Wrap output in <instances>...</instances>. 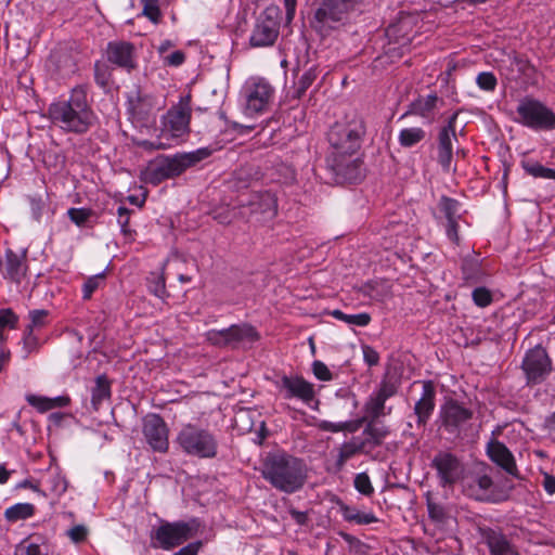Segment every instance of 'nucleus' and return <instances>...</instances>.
Segmentation results:
<instances>
[{
  "label": "nucleus",
  "instance_id": "1",
  "mask_svg": "<svg viewBox=\"0 0 555 555\" xmlns=\"http://www.w3.org/2000/svg\"><path fill=\"white\" fill-rule=\"evenodd\" d=\"M89 86L77 85L67 98H61L49 105V118L65 133L85 134L96 124L98 117L89 100Z\"/></svg>",
  "mask_w": 555,
  "mask_h": 555
},
{
  "label": "nucleus",
  "instance_id": "2",
  "mask_svg": "<svg viewBox=\"0 0 555 555\" xmlns=\"http://www.w3.org/2000/svg\"><path fill=\"white\" fill-rule=\"evenodd\" d=\"M307 466L301 459L287 453L269 454L263 462L262 477L276 490L292 494L307 480Z\"/></svg>",
  "mask_w": 555,
  "mask_h": 555
},
{
  "label": "nucleus",
  "instance_id": "3",
  "mask_svg": "<svg viewBox=\"0 0 555 555\" xmlns=\"http://www.w3.org/2000/svg\"><path fill=\"white\" fill-rule=\"evenodd\" d=\"M191 100V93L180 96L179 102L163 116L157 141H144L142 145L152 150H165L181 142L190 132Z\"/></svg>",
  "mask_w": 555,
  "mask_h": 555
},
{
  "label": "nucleus",
  "instance_id": "4",
  "mask_svg": "<svg viewBox=\"0 0 555 555\" xmlns=\"http://www.w3.org/2000/svg\"><path fill=\"white\" fill-rule=\"evenodd\" d=\"M175 447L185 456L211 460L218 454V437L208 427L195 423L183 424L173 439Z\"/></svg>",
  "mask_w": 555,
  "mask_h": 555
},
{
  "label": "nucleus",
  "instance_id": "5",
  "mask_svg": "<svg viewBox=\"0 0 555 555\" xmlns=\"http://www.w3.org/2000/svg\"><path fill=\"white\" fill-rule=\"evenodd\" d=\"M210 155V149L201 147L188 153H177L173 156L159 157L147 167L145 180L153 185H158L167 179L180 176L186 169L197 165Z\"/></svg>",
  "mask_w": 555,
  "mask_h": 555
},
{
  "label": "nucleus",
  "instance_id": "6",
  "mask_svg": "<svg viewBox=\"0 0 555 555\" xmlns=\"http://www.w3.org/2000/svg\"><path fill=\"white\" fill-rule=\"evenodd\" d=\"M365 0H322L310 20L311 28L321 37H327L349 18Z\"/></svg>",
  "mask_w": 555,
  "mask_h": 555
},
{
  "label": "nucleus",
  "instance_id": "7",
  "mask_svg": "<svg viewBox=\"0 0 555 555\" xmlns=\"http://www.w3.org/2000/svg\"><path fill=\"white\" fill-rule=\"evenodd\" d=\"M515 121L532 131L555 130V112L533 96H524L516 106Z\"/></svg>",
  "mask_w": 555,
  "mask_h": 555
},
{
  "label": "nucleus",
  "instance_id": "8",
  "mask_svg": "<svg viewBox=\"0 0 555 555\" xmlns=\"http://www.w3.org/2000/svg\"><path fill=\"white\" fill-rule=\"evenodd\" d=\"M365 134V124L356 117L347 124H335L328 132V142L333 147V157H351L360 149Z\"/></svg>",
  "mask_w": 555,
  "mask_h": 555
},
{
  "label": "nucleus",
  "instance_id": "9",
  "mask_svg": "<svg viewBox=\"0 0 555 555\" xmlns=\"http://www.w3.org/2000/svg\"><path fill=\"white\" fill-rule=\"evenodd\" d=\"M474 411L456 399L448 398L440 405V427L455 438H463L472 427Z\"/></svg>",
  "mask_w": 555,
  "mask_h": 555
},
{
  "label": "nucleus",
  "instance_id": "10",
  "mask_svg": "<svg viewBox=\"0 0 555 555\" xmlns=\"http://www.w3.org/2000/svg\"><path fill=\"white\" fill-rule=\"evenodd\" d=\"M0 275L8 285H13L22 292L30 278L27 250L17 253L7 248L0 257Z\"/></svg>",
  "mask_w": 555,
  "mask_h": 555
},
{
  "label": "nucleus",
  "instance_id": "11",
  "mask_svg": "<svg viewBox=\"0 0 555 555\" xmlns=\"http://www.w3.org/2000/svg\"><path fill=\"white\" fill-rule=\"evenodd\" d=\"M463 493L469 499L487 503H501L508 498V493L485 473L468 476L463 482Z\"/></svg>",
  "mask_w": 555,
  "mask_h": 555
},
{
  "label": "nucleus",
  "instance_id": "12",
  "mask_svg": "<svg viewBox=\"0 0 555 555\" xmlns=\"http://www.w3.org/2000/svg\"><path fill=\"white\" fill-rule=\"evenodd\" d=\"M273 86L262 77L249 78L243 87L245 113L254 116L267 112L274 98Z\"/></svg>",
  "mask_w": 555,
  "mask_h": 555
},
{
  "label": "nucleus",
  "instance_id": "13",
  "mask_svg": "<svg viewBox=\"0 0 555 555\" xmlns=\"http://www.w3.org/2000/svg\"><path fill=\"white\" fill-rule=\"evenodd\" d=\"M206 340L219 348L235 349L244 344H253L259 339V333L247 323L233 324L222 330H209L205 333Z\"/></svg>",
  "mask_w": 555,
  "mask_h": 555
},
{
  "label": "nucleus",
  "instance_id": "14",
  "mask_svg": "<svg viewBox=\"0 0 555 555\" xmlns=\"http://www.w3.org/2000/svg\"><path fill=\"white\" fill-rule=\"evenodd\" d=\"M280 33L278 10L268 8L256 18L250 33L249 44L253 48L272 47Z\"/></svg>",
  "mask_w": 555,
  "mask_h": 555
},
{
  "label": "nucleus",
  "instance_id": "15",
  "mask_svg": "<svg viewBox=\"0 0 555 555\" xmlns=\"http://www.w3.org/2000/svg\"><path fill=\"white\" fill-rule=\"evenodd\" d=\"M521 369L526 375L527 385H538L545 380L551 373L552 360L546 350L537 345L526 352Z\"/></svg>",
  "mask_w": 555,
  "mask_h": 555
},
{
  "label": "nucleus",
  "instance_id": "16",
  "mask_svg": "<svg viewBox=\"0 0 555 555\" xmlns=\"http://www.w3.org/2000/svg\"><path fill=\"white\" fill-rule=\"evenodd\" d=\"M430 466L436 470L441 487H452L465 470L462 461L450 451H439L431 460Z\"/></svg>",
  "mask_w": 555,
  "mask_h": 555
},
{
  "label": "nucleus",
  "instance_id": "17",
  "mask_svg": "<svg viewBox=\"0 0 555 555\" xmlns=\"http://www.w3.org/2000/svg\"><path fill=\"white\" fill-rule=\"evenodd\" d=\"M191 527L188 522H165L152 531L151 539L154 547L169 551L191 538Z\"/></svg>",
  "mask_w": 555,
  "mask_h": 555
},
{
  "label": "nucleus",
  "instance_id": "18",
  "mask_svg": "<svg viewBox=\"0 0 555 555\" xmlns=\"http://www.w3.org/2000/svg\"><path fill=\"white\" fill-rule=\"evenodd\" d=\"M142 433L146 443L154 452L166 453L169 449V428L164 418L156 413L143 418Z\"/></svg>",
  "mask_w": 555,
  "mask_h": 555
},
{
  "label": "nucleus",
  "instance_id": "19",
  "mask_svg": "<svg viewBox=\"0 0 555 555\" xmlns=\"http://www.w3.org/2000/svg\"><path fill=\"white\" fill-rule=\"evenodd\" d=\"M107 61L118 68L131 73L138 67V55L133 43L125 40L109 41L106 46Z\"/></svg>",
  "mask_w": 555,
  "mask_h": 555
},
{
  "label": "nucleus",
  "instance_id": "20",
  "mask_svg": "<svg viewBox=\"0 0 555 555\" xmlns=\"http://www.w3.org/2000/svg\"><path fill=\"white\" fill-rule=\"evenodd\" d=\"M478 532L490 555H520L517 546L500 527H478Z\"/></svg>",
  "mask_w": 555,
  "mask_h": 555
},
{
  "label": "nucleus",
  "instance_id": "21",
  "mask_svg": "<svg viewBox=\"0 0 555 555\" xmlns=\"http://www.w3.org/2000/svg\"><path fill=\"white\" fill-rule=\"evenodd\" d=\"M276 386L283 391L285 399H299L305 403L311 402L315 397L313 384L298 375H283L276 383Z\"/></svg>",
  "mask_w": 555,
  "mask_h": 555
},
{
  "label": "nucleus",
  "instance_id": "22",
  "mask_svg": "<svg viewBox=\"0 0 555 555\" xmlns=\"http://www.w3.org/2000/svg\"><path fill=\"white\" fill-rule=\"evenodd\" d=\"M457 115L454 114L450 117L448 124L442 127L438 133V155L437 160L444 172L452 170L451 163L453 158V144L452 140H456L455 120ZM455 171V168H453Z\"/></svg>",
  "mask_w": 555,
  "mask_h": 555
},
{
  "label": "nucleus",
  "instance_id": "23",
  "mask_svg": "<svg viewBox=\"0 0 555 555\" xmlns=\"http://www.w3.org/2000/svg\"><path fill=\"white\" fill-rule=\"evenodd\" d=\"M247 206L249 208V214L259 222L271 221L278 214L276 197L268 191L253 194Z\"/></svg>",
  "mask_w": 555,
  "mask_h": 555
},
{
  "label": "nucleus",
  "instance_id": "24",
  "mask_svg": "<svg viewBox=\"0 0 555 555\" xmlns=\"http://www.w3.org/2000/svg\"><path fill=\"white\" fill-rule=\"evenodd\" d=\"M436 387L433 380H423L422 395L413 408L417 427H425L433 416L436 408Z\"/></svg>",
  "mask_w": 555,
  "mask_h": 555
},
{
  "label": "nucleus",
  "instance_id": "25",
  "mask_svg": "<svg viewBox=\"0 0 555 555\" xmlns=\"http://www.w3.org/2000/svg\"><path fill=\"white\" fill-rule=\"evenodd\" d=\"M415 17L400 12L397 21L390 23L386 28V37L389 43H397L400 47H406L411 42L414 33Z\"/></svg>",
  "mask_w": 555,
  "mask_h": 555
},
{
  "label": "nucleus",
  "instance_id": "26",
  "mask_svg": "<svg viewBox=\"0 0 555 555\" xmlns=\"http://www.w3.org/2000/svg\"><path fill=\"white\" fill-rule=\"evenodd\" d=\"M487 455L507 474L515 477L518 475L514 455L503 442L495 439L490 440L487 444Z\"/></svg>",
  "mask_w": 555,
  "mask_h": 555
},
{
  "label": "nucleus",
  "instance_id": "27",
  "mask_svg": "<svg viewBox=\"0 0 555 555\" xmlns=\"http://www.w3.org/2000/svg\"><path fill=\"white\" fill-rule=\"evenodd\" d=\"M332 170L338 179L349 183H356L362 178V162L358 158L346 159L344 157H333L328 159Z\"/></svg>",
  "mask_w": 555,
  "mask_h": 555
},
{
  "label": "nucleus",
  "instance_id": "28",
  "mask_svg": "<svg viewBox=\"0 0 555 555\" xmlns=\"http://www.w3.org/2000/svg\"><path fill=\"white\" fill-rule=\"evenodd\" d=\"M49 65L61 77H67L77 70L76 61L67 50H55L50 54Z\"/></svg>",
  "mask_w": 555,
  "mask_h": 555
},
{
  "label": "nucleus",
  "instance_id": "29",
  "mask_svg": "<svg viewBox=\"0 0 555 555\" xmlns=\"http://www.w3.org/2000/svg\"><path fill=\"white\" fill-rule=\"evenodd\" d=\"M155 99L137 88L127 98L128 112L133 116L142 117L147 115L154 106Z\"/></svg>",
  "mask_w": 555,
  "mask_h": 555
},
{
  "label": "nucleus",
  "instance_id": "30",
  "mask_svg": "<svg viewBox=\"0 0 555 555\" xmlns=\"http://www.w3.org/2000/svg\"><path fill=\"white\" fill-rule=\"evenodd\" d=\"M366 426L363 430L364 438L361 442L365 443V451L370 454L376 447H379L384 439L389 435L388 427L376 425V422H365Z\"/></svg>",
  "mask_w": 555,
  "mask_h": 555
},
{
  "label": "nucleus",
  "instance_id": "31",
  "mask_svg": "<svg viewBox=\"0 0 555 555\" xmlns=\"http://www.w3.org/2000/svg\"><path fill=\"white\" fill-rule=\"evenodd\" d=\"M359 453L367 454L365 451V443L361 442V437H352L349 441L344 442L338 449L335 462L336 467L341 469L348 460Z\"/></svg>",
  "mask_w": 555,
  "mask_h": 555
},
{
  "label": "nucleus",
  "instance_id": "32",
  "mask_svg": "<svg viewBox=\"0 0 555 555\" xmlns=\"http://www.w3.org/2000/svg\"><path fill=\"white\" fill-rule=\"evenodd\" d=\"M438 102H441L436 93L426 96H418L411 104L409 111L402 116L414 114L424 118L430 117L437 108Z\"/></svg>",
  "mask_w": 555,
  "mask_h": 555
},
{
  "label": "nucleus",
  "instance_id": "33",
  "mask_svg": "<svg viewBox=\"0 0 555 555\" xmlns=\"http://www.w3.org/2000/svg\"><path fill=\"white\" fill-rule=\"evenodd\" d=\"M385 403L386 401L372 393L363 406L364 416L357 423L376 422L380 416L390 414L391 408L385 412Z\"/></svg>",
  "mask_w": 555,
  "mask_h": 555
},
{
  "label": "nucleus",
  "instance_id": "34",
  "mask_svg": "<svg viewBox=\"0 0 555 555\" xmlns=\"http://www.w3.org/2000/svg\"><path fill=\"white\" fill-rule=\"evenodd\" d=\"M68 219L78 228H92L98 220V214L91 208L72 207L66 212Z\"/></svg>",
  "mask_w": 555,
  "mask_h": 555
},
{
  "label": "nucleus",
  "instance_id": "35",
  "mask_svg": "<svg viewBox=\"0 0 555 555\" xmlns=\"http://www.w3.org/2000/svg\"><path fill=\"white\" fill-rule=\"evenodd\" d=\"M340 512L346 521L356 525H370L378 521L373 512H362L353 506L341 505Z\"/></svg>",
  "mask_w": 555,
  "mask_h": 555
},
{
  "label": "nucleus",
  "instance_id": "36",
  "mask_svg": "<svg viewBox=\"0 0 555 555\" xmlns=\"http://www.w3.org/2000/svg\"><path fill=\"white\" fill-rule=\"evenodd\" d=\"M111 383L105 375H99L95 378V386L92 388L91 404L95 411L100 409V405L104 400L111 398Z\"/></svg>",
  "mask_w": 555,
  "mask_h": 555
},
{
  "label": "nucleus",
  "instance_id": "37",
  "mask_svg": "<svg viewBox=\"0 0 555 555\" xmlns=\"http://www.w3.org/2000/svg\"><path fill=\"white\" fill-rule=\"evenodd\" d=\"M426 138V131L421 127L403 128L398 134V142L402 147H413Z\"/></svg>",
  "mask_w": 555,
  "mask_h": 555
},
{
  "label": "nucleus",
  "instance_id": "38",
  "mask_svg": "<svg viewBox=\"0 0 555 555\" xmlns=\"http://www.w3.org/2000/svg\"><path fill=\"white\" fill-rule=\"evenodd\" d=\"M318 76V65H312L307 70H305L294 86V98H302L306 94L307 90L313 85Z\"/></svg>",
  "mask_w": 555,
  "mask_h": 555
},
{
  "label": "nucleus",
  "instance_id": "39",
  "mask_svg": "<svg viewBox=\"0 0 555 555\" xmlns=\"http://www.w3.org/2000/svg\"><path fill=\"white\" fill-rule=\"evenodd\" d=\"M328 314L335 318L336 320L341 321L350 326L364 327L367 326L371 322V315L366 312L347 314L341 310L334 309L330 311Z\"/></svg>",
  "mask_w": 555,
  "mask_h": 555
},
{
  "label": "nucleus",
  "instance_id": "40",
  "mask_svg": "<svg viewBox=\"0 0 555 555\" xmlns=\"http://www.w3.org/2000/svg\"><path fill=\"white\" fill-rule=\"evenodd\" d=\"M521 167L526 173L538 179H550L555 181V169L548 168L535 160H524Z\"/></svg>",
  "mask_w": 555,
  "mask_h": 555
},
{
  "label": "nucleus",
  "instance_id": "41",
  "mask_svg": "<svg viewBox=\"0 0 555 555\" xmlns=\"http://www.w3.org/2000/svg\"><path fill=\"white\" fill-rule=\"evenodd\" d=\"M34 512L35 507L33 504L17 503L5 509L4 517L8 521L15 522L31 517Z\"/></svg>",
  "mask_w": 555,
  "mask_h": 555
},
{
  "label": "nucleus",
  "instance_id": "42",
  "mask_svg": "<svg viewBox=\"0 0 555 555\" xmlns=\"http://www.w3.org/2000/svg\"><path fill=\"white\" fill-rule=\"evenodd\" d=\"M46 491L55 496H61L67 490V480L59 472H51L43 481Z\"/></svg>",
  "mask_w": 555,
  "mask_h": 555
},
{
  "label": "nucleus",
  "instance_id": "43",
  "mask_svg": "<svg viewBox=\"0 0 555 555\" xmlns=\"http://www.w3.org/2000/svg\"><path fill=\"white\" fill-rule=\"evenodd\" d=\"M133 210L119 206L117 209V223L120 227V232L128 242L134 241L137 234L135 230L130 227V217Z\"/></svg>",
  "mask_w": 555,
  "mask_h": 555
},
{
  "label": "nucleus",
  "instance_id": "44",
  "mask_svg": "<svg viewBox=\"0 0 555 555\" xmlns=\"http://www.w3.org/2000/svg\"><path fill=\"white\" fill-rule=\"evenodd\" d=\"M438 207L440 211L443 214L446 220H460V208L461 204L457 199L449 197V196H441L438 203Z\"/></svg>",
  "mask_w": 555,
  "mask_h": 555
},
{
  "label": "nucleus",
  "instance_id": "45",
  "mask_svg": "<svg viewBox=\"0 0 555 555\" xmlns=\"http://www.w3.org/2000/svg\"><path fill=\"white\" fill-rule=\"evenodd\" d=\"M315 426L322 430V431H328V433H340V431H347V433H354L359 424L353 421H346V422H330V421H319Z\"/></svg>",
  "mask_w": 555,
  "mask_h": 555
},
{
  "label": "nucleus",
  "instance_id": "46",
  "mask_svg": "<svg viewBox=\"0 0 555 555\" xmlns=\"http://www.w3.org/2000/svg\"><path fill=\"white\" fill-rule=\"evenodd\" d=\"M14 555H47L42 545L31 538L24 539L14 547Z\"/></svg>",
  "mask_w": 555,
  "mask_h": 555
},
{
  "label": "nucleus",
  "instance_id": "47",
  "mask_svg": "<svg viewBox=\"0 0 555 555\" xmlns=\"http://www.w3.org/2000/svg\"><path fill=\"white\" fill-rule=\"evenodd\" d=\"M94 81L101 88H106L112 77V69L103 62L96 61L94 63Z\"/></svg>",
  "mask_w": 555,
  "mask_h": 555
},
{
  "label": "nucleus",
  "instance_id": "48",
  "mask_svg": "<svg viewBox=\"0 0 555 555\" xmlns=\"http://www.w3.org/2000/svg\"><path fill=\"white\" fill-rule=\"evenodd\" d=\"M50 312L46 309H34L28 313L29 324L26 328L34 331L35 328L44 327L48 324Z\"/></svg>",
  "mask_w": 555,
  "mask_h": 555
},
{
  "label": "nucleus",
  "instance_id": "49",
  "mask_svg": "<svg viewBox=\"0 0 555 555\" xmlns=\"http://www.w3.org/2000/svg\"><path fill=\"white\" fill-rule=\"evenodd\" d=\"M17 323L18 317L11 308L0 309V339H3L4 328H15Z\"/></svg>",
  "mask_w": 555,
  "mask_h": 555
},
{
  "label": "nucleus",
  "instance_id": "50",
  "mask_svg": "<svg viewBox=\"0 0 555 555\" xmlns=\"http://www.w3.org/2000/svg\"><path fill=\"white\" fill-rule=\"evenodd\" d=\"M143 11L142 14L147 17L152 23L158 24L162 18L158 0H142Z\"/></svg>",
  "mask_w": 555,
  "mask_h": 555
},
{
  "label": "nucleus",
  "instance_id": "51",
  "mask_svg": "<svg viewBox=\"0 0 555 555\" xmlns=\"http://www.w3.org/2000/svg\"><path fill=\"white\" fill-rule=\"evenodd\" d=\"M353 486L361 494L370 496L374 493L370 476L366 473H359L356 475Z\"/></svg>",
  "mask_w": 555,
  "mask_h": 555
},
{
  "label": "nucleus",
  "instance_id": "52",
  "mask_svg": "<svg viewBox=\"0 0 555 555\" xmlns=\"http://www.w3.org/2000/svg\"><path fill=\"white\" fill-rule=\"evenodd\" d=\"M426 505H427L428 516L433 521L439 522V524L444 522V520L447 518V513H446L444 507L441 504L436 503L428 498Z\"/></svg>",
  "mask_w": 555,
  "mask_h": 555
},
{
  "label": "nucleus",
  "instance_id": "53",
  "mask_svg": "<svg viewBox=\"0 0 555 555\" xmlns=\"http://www.w3.org/2000/svg\"><path fill=\"white\" fill-rule=\"evenodd\" d=\"M64 335L70 343H73L75 345V347L72 350V357H74L76 359H80L81 358L80 345L83 341V335L74 328H66L64 331Z\"/></svg>",
  "mask_w": 555,
  "mask_h": 555
},
{
  "label": "nucleus",
  "instance_id": "54",
  "mask_svg": "<svg viewBox=\"0 0 555 555\" xmlns=\"http://www.w3.org/2000/svg\"><path fill=\"white\" fill-rule=\"evenodd\" d=\"M477 86L483 91H494L498 85L496 77L491 72H482L476 78Z\"/></svg>",
  "mask_w": 555,
  "mask_h": 555
},
{
  "label": "nucleus",
  "instance_id": "55",
  "mask_svg": "<svg viewBox=\"0 0 555 555\" xmlns=\"http://www.w3.org/2000/svg\"><path fill=\"white\" fill-rule=\"evenodd\" d=\"M398 392V386L396 383L383 379L379 384L378 389L374 392L377 397L387 401L389 398L393 397Z\"/></svg>",
  "mask_w": 555,
  "mask_h": 555
},
{
  "label": "nucleus",
  "instance_id": "56",
  "mask_svg": "<svg viewBox=\"0 0 555 555\" xmlns=\"http://www.w3.org/2000/svg\"><path fill=\"white\" fill-rule=\"evenodd\" d=\"M104 273L90 276L82 285V298L90 299L92 294L99 288L100 282L104 279Z\"/></svg>",
  "mask_w": 555,
  "mask_h": 555
},
{
  "label": "nucleus",
  "instance_id": "57",
  "mask_svg": "<svg viewBox=\"0 0 555 555\" xmlns=\"http://www.w3.org/2000/svg\"><path fill=\"white\" fill-rule=\"evenodd\" d=\"M26 401L28 402L29 405L36 408L40 413H44L47 411L52 410L49 397L27 395Z\"/></svg>",
  "mask_w": 555,
  "mask_h": 555
},
{
  "label": "nucleus",
  "instance_id": "58",
  "mask_svg": "<svg viewBox=\"0 0 555 555\" xmlns=\"http://www.w3.org/2000/svg\"><path fill=\"white\" fill-rule=\"evenodd\" d=\"M473 300L478 307L485 308L492 302V295L486 287H477L473 291Z\"/></svg>",
  "mask_w": 555,
  "mask_h": 555
},
{
  "label": "nucleus",
  "instance_id": "59",
  "mask_svg": "<svg viewBox=\"0 0 555 555\" xmlns=\"http://www.w3.org/2000/svg\"><path fill=\"white\" fill-rule=\"evenodd\" d=\"M149 291L158 298H164L167 294L165 279L160 275H154L149 280Z\"/></svg>",
  "mask_w": 555,
  "mask_h": 555
},
{
  "label": "nucleus",
  "instance_id": "60",
  "mask_svg": "<svg viewBox=\"0 0 555 555\" xmlns=\"http://www.w3.org/2000/svg\"><path fill=\"white\" fill-rule=\"evenodd\" d=\"M22 341L23 348L26 351L25 357L39 348V339L31 330L25 328Z\"/></svg>",
  "mask_w": 555,
  "mask_h": 555
},
{
  "label": "nucleus",
  "instance_id": "61",
  "mask_svg": "<svg viewBox=\"0 0 555 555\" xmlns=\"http://www.w3.org/2000/svg\"><path fill=\"white\" fill-rule=\"evenodd\" d=\"M236 180L241 186H247L250 180H258L259 173L251 166H246L236 171Z\"/></svg>",
  "mask_w": 555,
  "mask_h": 555
},
{
  "label": "nucleus",
  "instance_id": "62",
  "mask_svg": "<svg viewBox=\"0 0 555 555\" xmlns=\"http://www.w3.org/2000/svg\"><path fill=\"white\" fill-rule=\"evenodd\" d=\"M312 372L314 376L323 382H328L333 379V374L330 369L320 360H315L312 363Z\"/></svg>",
  "mask_w": 555,
  "mask_h": 555
},
{
  "label": "nucleus",
  "instance_id": "63",
  "mask_svg": "<svg viewBox=\"0 0 555 555\" xmlns=\"http://www.w3.org/2000/svg\"><path fill=\"white\" fill-rule=\"evenodd\" d=\"M163 62L167 66L179 67L185 62V53L181 50H176L165 55Z\"/></svg>",
  "mask_w": 555,
  "mask_h": 555
},
{
  "label": "nucleus",
  "instance_id": "64",
  "mask_svg": "<svg viewBox=\"0 0 555 555\" xmlns=\"http://www.w3.org/2000/svg\"><path fill=\"white\" fill-rule=\"evenodd\" d=\"M363 360L369 366H375L379 362L378 352L369 345L362 346Z\"/></svg>",
  "mask_w": 555,
  "mask_h": 555
}]
</instances>
